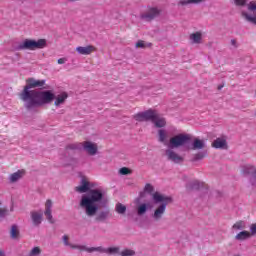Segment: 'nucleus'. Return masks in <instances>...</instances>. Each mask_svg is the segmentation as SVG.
Listing matches in <instances>:
<instances>
[{"instance_id": "4be33fe9", "label": "nucleus", "mask_w": 256, "mask_h": 256, "mask_svg": "<svg viewBox=\"0 0 256 256\" xmlns=\"http://www.w3.org/2000/svg\"><path fill=\"white\" fill-rule=\"evenodd\" d=\"M147 209H151V204H140L137 208V214L138 215H145V213H147Z\"/></svg>"}, {"instance_id": "37998d69", "label": "nucleus", "mask_w": 256, "mask_h": 256, "mask_svg": "<svg viewBox=\"0 0 256 256\" xmlns=\"http://www.w3.org/2000/svg\"><path fill=\"white\" fill-rule=\"evenodd\" d=\"M234 2H235V5H237L238 7H243L247 3L246 0H234Z\"/></svg>"}, {"instance_id": "aec40b11", "label": "nucleus", "mask_w": 256, "mask_h": 256, "mask_svg": "<svg viewBox=\"0 0 256 256\" xmlns=\"http://www.w3.org/2000/svg\"><path fill=\"white\" fill-rule=\"evenodd\" d=\"M25 175V170H18L17 172L10 175V183H16Z\"/></svg>"}, {"instance_id": "49530a36", "label": "nucleus", "mask_w": 256, "mask_h": 256, "mask_svg": "<svg viewBox=\"0 0 256 256\" xmlns=\"http://www.w3.org/2000/svg\"><path fill=\"white\" fill-rule=\"evenodd\" d=\"M66 61H67V58H59L58 59V65H63V64L66 63Z\"/></svg>"}, {"instance_id": "7ed1b4c3", "label": "nucleus", "mask_w": 256, "mask_h": 256, "mask_svg": "<svg viewBox=\"0 0 256 256\" xmlns=\"http://www.w3.org/2000/svg\"><path fill=\"white\" fill-rule=\"evenodd\" d=\"M152 199L154 203H161V205H159L152 214L154 221H161V219H163V215H165V211H167V205L172 203L173 199L159 192H154L152 194Z\"/></svg>"}, {"instance_id": "f257e3e1", "label": "nucleus", "mask_w": 256, "mask_h": 256, "mask_svg": "<svg viewBox=\"0 0 256 256\" xmlns=\"http://www.w3.org/2000/svg\"><path fill=\"white\" fill-rule=\"evenodd\" d=\"M91 189V184L87 181V178H82L81 185L75 188L77 193H88L83 195L80 201V207L85 209V213L88 217H95L97 211H99V203L103 201V192L99 189Z\"/></svg>"}, {"instance_id": "473e14b6", "label": "nucleus", "mask_w": 256, "mask_h": 256, "mask_svg": "<svg viewBox=\"0 0 256 256\" xmlns=\"http://www.w3.org/2000/svg\"><path fill=\"white\" fill-rule=\"evenodd\" d=\"M191 3H203V0H181L180 5H189Z\"/></svg>"}, {"instance_id": "ea45409f", "label": "nucleus", "mask_w": 256, "mask_h": 256, "mask_svg": "<svg viewBox=\"0 0 256 256\" xmlns=\"http://www.w3.org/2000/svg\"><path fill=\"white\" fill-rule=\"evenodd\" d=\"M250 235L251 237L255 236L256 235V223H253L250 225Z\"/></svg>"}, {"instance_id": "0eeeda50", "label": "nucleus", "mask_w": 256, "mask_h": 256, "mask_svg": "<svg viewBox=\"0 0 256 256\" xmlns=\"http://www.w3.org/2000/svg\"><path fill=\"white\" fill-rule=\"evenodd\" d=\"M190 141L191 136L189 134H178L170 138L168 147H170V149H177L183 147V145H186V143H189Z\"/></svg>"}, {"instance_id": "9d476101", "label": "nucleus", "mask_w": 256, "mask_h": 256, "mask_svg": "<svg viewBox=\"0 0 256 256\" xmlns=\"http://www.w3.org/2000/svg\"><path fill=\"white\" fill-rule=\"evenodd\" d=\"M166 157L168 161H172V163H183V157L177 154L173 149L166 150Z\"/></svg>"}, {"instance_id": "ddd939ff", "label": "nucleus", "mask_w": 256, "mask_h": 256, "mask_svg": "<svg viewBox=\"0 0 256 256\" xmlns=\"http://www.w3.org/2000/svg\"><path fill=\"white\" fill-rule=\"evenodd\" d=\"M69 94L67 92H62L61 94L57 95L54 101L55 107H59V105H63L65 101H67Z\"/></svg>"}, {"instance_id": "6e6552de", "label": "nucleus", "mask_w": 256, "mask_h": 256, "mask_svg": "<svg viewBox=\"0 0 256 256\" xmlns=\"http://www.w3.org/2000/svg\"><path fill=\"white\" fill-rule=\"evenodd\" d=\"M159 15H161V9L157 8V7H149L146 12L142 13L140 15L141 19H143V21H153V19H157V17H159Z\"/></svg>"}, {"instance_id": "bb28decb", "label": "nucleus", "mask_w": 256, "mask_h": 256, "mask_svg": "<svg viewBox=\"0 0 256 256\" xmlns=\"http://www.w3.org/2000/svg\"><path fill=\"white\" fill-rule=\"evenodd\" d=\"M10 236L12 239H18L19 238V227L17 225H13L10 230Z\"/></svg>"}, {"instance_id": "39448f33", "label": "nucleus", "mask_w": 256, "mask_h": 256, "mask_svg": "<svg viewBox=\"0 0 256 256\" xmlns=\"http://www.w3.org/2000/svg\"><path fill=\"white\" fill-rule=\"evenodd\" d=\"M45 47H47L46 39H25L22 43L19 44L18 49H20V51H36V49H45Z\"/></svg>"}, {"instance_id": "4c0bfd02", "label": "nucleus", "mask_w": 256, "mask_h": 256, "mask_svg": "<svg viewBox=\"0 0 256 256\" xmlns=\"http://www.w3.org/2000/svg\"><path fill=\"white\" fill-rule=\"evenodd\" d=\"M202 185L203 184L201 182L195 180V181L192 182V185H191L190 189H201Z\"/></svg>"}, {"instance_id": "c03bdc74", "label": "nucleus", "mask_w": 256, "mask_h": 256, "mask_svg": "<svg viewBox=\"0 0 256 256\" xmlns=\"http://www.w3.org/2000/svg\"><path fill=\"white\" fill-rule=\"evenodd\" d=\"M9 210H7V208H0V218L1 217H5L6 215H8Z\"/></svg>"}, {"instance_id": "5701e85b", "label": "nucleus", "mask_w": 256, "mask_h": 256, "mask_svg": "<svg viewBox=\"0 0 256 256\" xmlns=\"http://www.w3.org/2000/svg\"><path fill=\"white\" fill-rule=\"evenodd\" d=\"M205 148V141L200 140L198 138L194 139L192 149L195 151L197 149H204Z\"/></svg>"}, {"instance_id": "8fccbe9b", "label": "nucleus", "mask_w": 256, "mask_h": 256, "mask_svg": "<svg viewBox=\"0 0 256 256\" xmlns=\"http://www.w3.org/2000/svg\"><path fill=\"white\" fill-rule=\"evenodd\" d=\"M218 89H223V86H219Z\"/></svg>"}, {"instance_id": "7c9ffc66", "label": "nucleus", "mask_w": 256, "mask_h": 256, "mask_svg": "<svg viewBox=\"0 0 256 256\" xmlns=\"http://www.w3.org/2000/svg\"><path fill=\"white\" fill-rule=\"evenodd\" d=\"M133 119H135V121H139V122L146 121L145 112H139V113L135 114L133 116Z\"/></svg>"}, {"instance_id": "f3484780", "label": "nucleus", "mask_w": 256, "mask_h": 256, "mask_svg": "<svg viewBox=\"0 0 256 256\" xmlns=\"http://www.w3.org/2000/svg\"><path fill=\"white\" fill-rule=\"evenodd\" d=\"M243 173L245 175H252V181L256 180V169H255V167H253L251 165H246L243 168Z\"/></svg>"}, {"instance_id": "2eb2a0df", "label": "nucleus", "mask_w": 256, "mask_h": 256, "mask_svg": "<svg viewBox=\"0 0 256 256\" xmlns=\"http://www.w3.org/2000/svg\"><path fill=\"white\" fill-rule=\"evenodd\" d=\"M212 147L214 149H225L227 147V140L225 138H217L213 141Z\"/></svg>"}, {"instance_id": "79ce46f5", "label": "nucleus", "mask_w": 256, "mask_h": 256, "mask_svg": "<svg viewBox=\"0 0 256 256\" xmlns=\"http://www.w3.org/2000/svg\"><path fill=\"white\" fill-rule=\"evenodd\" d=\"M205 158V154L203 153H198L194 156V159L193 161H201V159H204Z\"/></svg>"}, {"instance_id": "412c9836", "label": "nucleus", "mask_w": 256, "mask_h": 256, "mask_svg": "<svg viewBox=\"0 0 256 256\" xmlns=\"http://www.w3.org/2000/svg\"><path fill=\"white\" fill-rule=\"evenodd\" d=\"M201 39H203V34L201 32H195L190 34V41H192V43H195L196 45H199V43H201Z\"/></svg>"}, {"instance_id": "de8ad7c7", "label": "nucleus", "mask_w": 256, "mask_h": 256, "mask_svg": "<svg viewBox=\"0 0 256 256\" xmlns=\"http://www.w3.org/2000/svg\"><path fill=\"white\" fill-rule=\"evenodd\" d=\"M231 45H232L233 47L237 48V40L232 39V40H231Z\"/></svg>"}, {"instance_id": "1a4fd4ad", "label": "nucleus", "mask_w": 256, "mask_h": 256, "mask_svg": "<svg viewBox=\"0 0 256 256\" xmlns=\"http://www.w3.org/2000/svg\"><path fill=\"white\" fill-rule=\"evenodd\" d=\"M52 209H53V201H51V199L46 200L44 215L47 221L51 224L55 223V220L53 219Z\"/></svg>"}, {"instance_id": "e433bc0d", "label": "nucleus", "mask_w": 256, "mask_h": 256, "mask_svg": "<svg viewBox=\"0 0 256 256\" xmlns=\"http://www.w3.org/2000/svg\"><path fill=\"white\" fill-rule=\"evenodd\" d=\"M107 215H109L107 212H101V213L96 217V221H105V219H107Z\"/></svg>"}, {"instance_id": "f03ea898", "label": "nucleus", "mask_w": 256, "mask_h": 256, "mask_svg": "<svg viewBox=\"0 0 256 256\" xmlns=\"http://www.w3.org/2000/svg\"><path fill=\"white\" fill-rule=\"evenodd\" d=\"M31 95L26 103V109H33V107H41V105H47L51 103L53 99H55V94L53 92L46 90V91H38V92H31Z\"/></svg>"}, {"instance_id": "2f4dec72", "label": "nucleus", "mask_w": 256, "mask_h": 256, "mask_svg": "<svg viewBox=\"0 0 256 256\" xmlns=\"http://www.w3.org/2000/svg\"><path fill=\"white\" fill-rule=\"evenodd\" d=\"M41 253V248L39 246H36L31 249L28 256H38Z\"/></svg>"}, {"instance_id": "4468645a", "label": "nucleus", "mask_w": 256, "mask_h": 256, "mask_svg": "<svg viewBox=\"0 0 256 256\" xmlns=\"http://www.w3.org/2000/svg\"><path fill=\"white\" fill-rule=\"evenodd\" d=\"M157 110L148 109L144 111L146 121H151L152 123L157 119Z\"/></svg>"}, {"instance_id": "a211bd4d", "label": "nucleus", "mask_w": 256, "mask_h": 256, "mask_svg": "<svg viewBox=\"0 0 256 256\" xmlns=\"http://www.w3.org/2000/svg\"><path fill=\"white\" fill-rule=\"evenodd\" d=\"M167 139H169V134L167 133V130H165V129L158 130V141L160 143L166 144Z\"/></svg>"}, {"instance_id": "72a5a7b5", "label": "nucleus", "mask_w": 256, "mask_h": 256, "mask_svg": "<svg viewBox=\"0 0 256 256\" xmlns=\"http://www.w3.org/2000/svg\"><path fill=\"white\" fill-rule=\"evenodd\" d=\"M120 175H131L133 173V171L127 167H122L119 170Z\"/></svg>"}, {"instance_id": "dca6fc26", "label": "nucleus", "mask_w": 256, "mask_h": 256, "mask_svg": "<svg viewBox=\"0 0 256 256\" xmlns=\"http://www.w3.org/2000/svg\"><path fill=\"white\" fill-rule=\"evenodd\" d=\"M154 123L155 127H158L159 129L165 127V125H167V121L165 120V118L161 117V115H159V112L156 114V119L152 122Z\"/></svg>"}, {"instance_id": "423d86ee", "label": "nucleus", "mask_w": 256, "mask_h": 256, "mask_svg": "<svg viewBox=\"0 0 256 256\" xmlns=\"http://www.w3.org/2000/svg\"><path fill=\"white\" fill-rule=\"evenodd\" d=\"M83 147L84 151L88 153V155H97L98 147L97 144L91 141H84L82 143H74L67 146V149H81Z\"/></svg>"}, {"instance_id": "6ab92c4d", "label": "nucleus", "mask_w": 256, "mask_h": 256, "mask_svg": "<svg viewBox=\"0 0 256 256\" xmlns=\"http://www.w3.org/2000/svg\"><path fill=\"white\" fill-rule=\"evenodd\" d=\"M236 241H245L247 239H251V234L249 231L244 230L239 232L236 236H235Z\"/></svg>"}, {"instance_id": "9b49d317", "label": "nucleus", "mask_w": 256, "mask_h": 256, "mask_svg": "<svg viewBox=\"0 0 256 256\" xmlns=\"http://www.w3.org/2000/svg\"><path fill=\"white\" fill-rule=\"evenodd\" d=\"M76 51L79 55H91V53H95V51H97V48L93 45L78 46L76 47Z\"/></svg>"}, {"instance_id": "f704fd0d", "label": "nucleus", "mask_w": 256, "mask_h": 256, "mask_svg": "<svg viewBox=\"0 0 256 256\" xmlns=\"http://www.w3.org/2000/svg\"><path fill=\"white\" fill-rule=\"evenodd\" d=\"M120 255L121 256H133V255H135V251L131 250V249H125L120 252Z\"/></svg>"}, {"instance_id": "b1692460", "label": "nucleus", "mask_w": 256, "mask_h": 256, "mask_svg": "<svg viewBox=\"0 0 256 256\" xmlns=\"http://www.w3.org/2000/svg\"><path fill=\"white\" fill-rule=\"evenodd\" d=\"M121 248L119 246H113L106 248V255H120Z\"/></svg>"}, {"instance_id": "f8f14e48", "label": "nucleus", "mask_w": 256, "mask_h": 256, "mask_svg": "<svg viewBox=\"0 0 256 256\" xmlns=\"http://www.w3.org/2000/svg\"><path fill=\"white\" fill-rule=\"evenodd\" d=\"M31 219H32L33 225H35L36 227H39V225L43 222V212H37V211L31 212Z\"/></svg>"}, {"instance_id": "a19ab883", "label": "nucleus", "mask_w": 256, "mask_h": 256, "mask_svg": "<svg viewBox=\"0 0 256 256\" xmlns=\"http://www.w3.org/2000/svg\"><path fill=\"white\" fill-rule=\"evenodd\" d=\"M248 11H256V1H251L248 4Z\"/></svg>"}, {"instance_id": "c85d7f7f", "label": "nucleus", "mask_w": 256, "mask_h": 256, "mask_svg": "<svg viewBox=\"0 0 256 256\" xmlns=\"http://www.w3.org/2000/svg\"><path fill=\"white\" fill-rule=\"evenodd\" d=\"M232 229H235V231H241L242 229H245V222L243 220L237 221L233 226Z\"/></svg>"}, {"instance_id": "c756f323", "label": "nucleus", "mask_w": 256, "mask_h": 256, "mask_svg": "<svg viewBox=\"0 0 256 256\" xmlns=\"http://www.w3.org/2000/svg\"><path fill=\"white\" fill-rule=\"evenodd\" d=\"M115 209L119 215H123L127 211V207L121 203H117Z\"/></svg>"}, {"instance_id": "c9c22d12", "label": "nucleus", "mask_w": 256, "mask_h": 256, "mask_svg": "<svg viewBox=\"0 0 256 256\" xmlns=\"http://www.w3.org/2000/svg\"><path fill=\"white\" fill-rule=\"evenodd\" d=\"M144 191L146 193H149V195L153 196V191H155V188H153V185H151V184H146L144 187Z\"/></svg>"}, {"instance_id": "a878e982", "label": "nucleus", "mask_w": 256, "mask_h": 256, "mask_svg": "<svg viewBox=\"0 0 256 256\" xmlns=\"http://www.w3.org/2000/svg\"><path fill=\"white\" fill-rule=\"evenodd\" d=\"M152 43H145L143 40H138L135 47L136 49H147V47H152Z\"/></svg>"}, {"instance_id": "393cba45", "label": "nucleus", "mask_w": 256, "mask_h": 256, "mask_svg": "<svg viewBox=\"0 0 256 256\" xmlns=\"http://www.w3.org/2000/svg\"><path fill=\"white\" fill-rule=\"evenodd\" d=\"M95 251H97L98 253H107V248H104L102 246L91 247V248L86 247V252L87 253H93Z\"/></svg>"}, {"instance_id": "cd10ccee", "label": "nucleus", "mask_w": 256, "mask_h": 256, "mask_svg": "<svg viewBox=\"0 0 256 256\" xmlns=\"http://www.w3.org/2000/svg\"><path fill=\"white\" fill-rule=\"evenodd\" d=\"M242 17L246 19L249 23H253V25H256V16H251L247 12H242Z\"/></svg>"}, {"instance_id": "a18cd8bd", "label": "nucleus", "mask_w": 256, "mask_h": 256, "mask_svg": "<svg viewBox=\"0 0 256 256\" xmlns=\"http://www.w3.org/2000/svg\"><path fill=\"white\" fill-rule=\"evenodd\" d=\"M62 240H63L64 245H66L67 247H69V245H71V244L69 243V236H68V235H64V236L62 237Z\"/></svg>"}, {"instance_id": "09e8293b", "label": "nucleus", "mask_w": 256, "mask_h": 256, "mask_svg": "<svg viewBox=\"0 0 256 256\" xmlns=\"http://www.w3.org/2000/svg\"><path fill=\"white\" fill-rule=\"evenodd\" d=\"M0 256H5V253L3 252V250H0Z\"/></svg>"}, {"instance_id": "58836bf2", "label": "nucleus", "mask_w": 256, "mask_h": 256, "mask_svg": "<svg viewBox=\"0 0 256 256\" xmlns=\"http://www.w3.org/2000/svg\"><path fill=\"white\" fill-rule=\"evenodd\" d=\"M68 247H71V249H79L80 251H87L86 246L70 244V245H68Z\"/></svg>"}, {"instance_id": "20e7f679", "label": "nucleus", "mask_w": 256, "mask_h": 256, "mask_svg": "<svg viewBox=\"0 0 256 256\" xmlns=\"http://www.w3.org/2000/svg\"><path fill=\"white\" fill-rule=\"evenodd\" d=\"M45 85V80H35V78H28L27 85L24 86V89L19 94V97L22 101H29V98L32 97L33 92H37V90H29L35 89L37 87H43Z\"/></svg>"}]
</instances>
